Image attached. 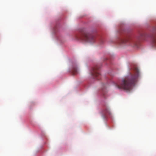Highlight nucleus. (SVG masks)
Masks as SVG:
<instances>
[{"label":"nucleus","mask_w":156,"mask_h":156,"mask_svg":"<svg viewBox=\"0 0 156 156\" xmlns=\"http://www.w3.org/2000/svg\"><path fill=\"white\" fill-rule=\"evenodd\" d=\"M71 72L72 74L73 75H75L77 73V69L76 66H73L71 70Z\"/></svg>","instance_id":"7"},{"label":"nucleus","mask_w":156,"mask_h":156,"mask_svg":"<svg viewBox=\"0 0 156 156\" xmlns=\"http://www.w3.org/2000/svg\"><path fill=\"white\" fill-rule=\"evenodd\" d=\"M151 37L152 41V44L153 47L156 48V34H154L149 36Z\"/></svg>","instance_id":"6"},{"label":"nucleus","mask_w":156,"mask_h":156,"mask_svg":"<svg viewBox=\"0 0 156 156\" xmlns=\"http://www.w3.org/2000/svg\"><path fill=\"white\" fill-rule=\"evenodd\" d=\"M99 67L98 66H96L92 68L91 72V75L94 78H96L99 80L101 75L99 73Z\"/></svg>","instance_id":"4"},{"label":"nucleus","mask_w":156,"mask_h":156,"mask_svg":"<svg viewBox=\"0 0 156 156\" xmlns=\"http://www.w3.org/2000/svg\"><path fill=\"white\" fill-rule=\"evenodd\" d=\"M105 94H103V95H104Z\"/></svg>","instance_id":"9"},{"label":"nucleus","mask_w":156,"mask_h":156,"mask_svg":"<svg viewBox=\"0 0 156 156\" xmlns=\"http://www.w3.org/2000/svg\"><path fill=\"white\" fill-rule=\"evenodd\" d=\"M119 42L121 44L128 43L131 45H136V41L134 38L131 37H128L120 39Z\"/></svg>","instance_id":"3"},{"label":"nucleus","mask_w":156,"mask_h":156,"mask_svg":"<svg viewBox=\"0 0 156 156\" xmlns=\"http://www.w3.org/2000/svg\"><path fill=\"white\" fill-rule=\"evenodd\" d=\"M76 38V40L83 42L90 43L94 42L95 39L94 36L86 32H83L77 34Z\"/></svg>","instance_id":"2"},{"label":"nucleus","mask_w":156,"mask_h":156,"mask_svg":"<svg viewBox=\"0 0 156 156\" xmlns=\"http://www.w3.org/2000/svg\"><path fill=\"white\" fill-rule=\"evenodd\" d=\"M146 35L144 34H142L140 35V37L142 39H144L145 37L146 36Z\"/></svg>","instance_id":"8"},{"label":"nucleus","mask_w":156,"mask_h":156,"mask_svg":"<svg viewBox=\"0 0 156 156\" xmlns=\"http://www.w3.org/2000/svg\"><path fill=\"white\" fill-rule=\"evenodd\" d=\"M101 114L103 118L105 119L107 115L110 114L108 108H104L102 111Z\"/></svg>","instance_id":"5"},{"label":"nucleus","mask_w":156,"mask_h":156,"mask_svg":"<svg viewBox=\"0 0 156 156\" xmlns=\"http://www.w3.org/2000/svg\"><path fill=\"white\" fill-rule=\"evenodd\" d=\"M133 70L134 74L130 73L125 78H122L118 83H115L117 88L127 91H130L132 89L139 75V70L137 68H135Z\"/></svg>","instance_id":"1"}]
</instances>
